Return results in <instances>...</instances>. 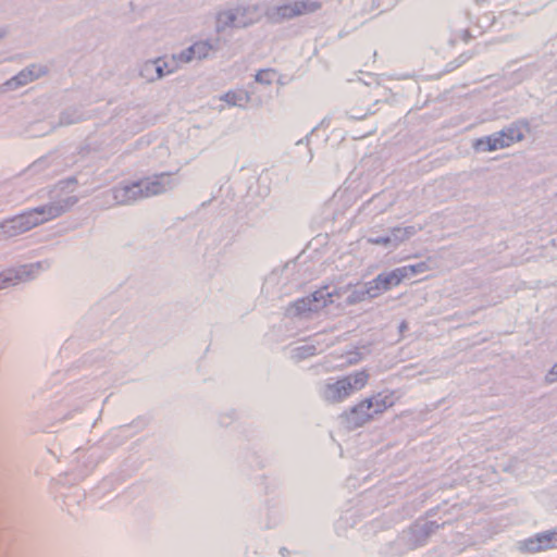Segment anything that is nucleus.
I'll use <instances>...</instances> for the list:
<instances>
[{
  "mask_svg": "<svg viewBox=\"0 0 557 557\" xmlns=\"http://www.w3.org/2000/svg\"><path fill=\"white\" fill-rule=\"evenodd\" d=\"M260 17L256 7L238 5L233 9L224 10L218 14V28L226 27H247L256 23Z\"/></svg>",
  "mask_w": 557,
  "mask_h": 557,
  "instance_id": "nucleus-4",
  "label": "nucleus"
},
{
  "mask_svg": "<svg viewBox=\"0 0 557 557\" xmlns=\"http://www.w3.org/2000/svg\"><path fill=\"white\" fill-rule=\"evenodd\" d=\"M381 282H379V277L376 276L372 281L368 282L363 288L368 298H374L384 293V289L381 286Z\"/></svg>",
  "mask_w": 557,
  "mask_h": 557,
  "instance_id": "nucleus-13",
  "label": "nucleus"
},
{
  "mask_svg": "<svg viewBox=\"0 0 557 557\" xmlns=\"http://www.w3.org/2000/svg\"><path fill=\"white\" fill-rule=\"evenodd\" d=\"M369 381V373L366 370L357 371L346 375L325 387L324 398L329 403H341L361 391Z\"/></svg>",
  "mask_w": 557,
  "mask_h": 557,
  "instance_id": "nucleus-3",
  "label": "nucleus"
},
{
  "mask_svg": "<svg viewBox=\"0 0 557 557\" xmlns=\"http://www.w3.org/2000/svg\"><path fill=\"white\" fill-rule=\"evenodd\" d=\"M418 267L409 265L395 269L388 273H382L377 275V277L384 292H387L391 288L398 286L405 278L418 273Z\"/></svg>",
  "mask_w": 557,
  "mask_h": 557,
  "instance_id": "nucleus-9",
  "label": "nucleus"
},
{
  "mask_svg": "<svg viewBox=\"0 0 557 557\" xmlns=\"http://www.w3.org/2000/svg\"><path fill=\"white\" fill-rule=\"evenodd\" d=\"M373 405L372 398H366L351 408L350 412L352 414H362L356 420V423H363L372 418V413L370 411L373 408Z\"/></svg>",
  "mask_w": 557,
  "mask_h": 557,
  "instance_id": "nucleus-11",
  "label": "nucleus"
},
{
  "mask_svg": "<svg viewBox=\"0 0 557 557\" xmlns=\"http://www.w3.org/2000/svg\"><path fill=\"white\" fill-rule=\"evenodd\" d=\"M332 296L327 287H322L311 295L296 300L287 308V312L290 315H301L319 311L333 302Z\"/></svg>",
  "mask_w": 557,
  "mask_h": 557,
  "instance_id": "nucleus-6",
  "label": "nucleus"
},
{
  "mask_svg": "<svg viewBox=\"0 0 557 557\" xmlns=\"http://www.w3.org/2000/svg\"><path fill=\"white\" fill-rule=\"evenodd\" d=\"M322 7L320 1L315 0H294L275 8L273 18L290 20L300 15L310 14Z\"/></svg>",
  "mask_w": 557,
  "mask_h": 557,
  "instance_id": "nucleus-7",
  "label": "nucleus"
},
{
  "mask_svg": "<svg viewBox=\"0 0 557 557\" xmlns=\"http://www.w3.org/2000/svg\"><path fill=\"white\" fill-rule=\"evenodd\" d=\"M165 174L156 176L154 178H146L139 182L125 185L114 189V198L119 203H127L140 198L159 195L166 189L164 183Z\"/></svg>",
  "mask_w": 557,
  "mask_h": 557,
  "instance_id": "nucleus-2",
  "label": "nucleus"
},
{
  "mask_svg": "<svg viewBox=\"0 0 557 557\" xmlns=\"http://www.w3.org/2000/svg\"><path fill=\"white\" fill-rule=\"evenodd\" d=\"M556 380H557V362L553 366V368L550 369V371L548 372V374L546 376V381L548 383H552Z\"/></svg>",
  "mask_w": 557,
  "mask_h": 557,
  "instance_id": "nucleus-17",
  "label": "nucleus"
},
{
  "mask_svg": "<svg viewBox=\"0 0 557 557\" xmlns=\"http://www.w3.org/2000/svg\"><path fill=\"white\" fill-rule=\"evenodd\" d=\"M38 76H39V73L35 74L34 70L29 69L27 71L21 72L16 76V81L18 82V84H26V83L32 82L33 79L37 78Z\"/></svg>",
  "mask_w": 557,
  "mask_h": 557,
  "instance_id": "nucleus-15",
  "label": "nucleus"
},
{
  "mask_svg": "<svg viewBox=\"0 0 557 557\" xmlns=\"http://www.w3.org/2000/svg\"><path fill=\"white\" fill-rule=\"evenodd\" d=\"M368 242L372 245H388L391 243L389 237H376V238H369Z\"/></svg>",
  "mask_w": 557,
  "mask_h": 557,
  "instance_id": "nucleus-16",
  "label": "nucleus"
},
{
  "mask_svg": "<svg viewBox=\"0 0 557 557\" xmlns=\"http://www.w3.org/2000/svg\"><path fill=\"white\" fill-rule=\"evenodd\" d=\"M552 535L555 537L554 544L556 545V548H557V532L552 531Z\"/></svg>",
  "mask_w": 557,
  "mask_h": 557,
  "instance_id": "nucleus-19",
  "label": "nucleus"
},
{
  "mask_svg": "<svg viewBox=\"0 0 557 557\" xmlns=\"http://www.w3.org/2000/svg\"><path fill=\"white\" fill-rule=\"evenodd\" d=\"M157 71H158L160 77L163 76L164 74H169V73L172 72L171 69H165L164 70L159 63L157 65Z\"/></svg>",
  "mask_w": 557,
  "mask_h": 557,
  "instance_id": "nucleus-18",
  "label": "nucleus"
},
{
  "mask_svg": "<svg viewBox=\"0 0 557 557\" xmlns=\"http://www.w3.org/2000/svg\"><path fill=\"white\" fill-rule=\"evenodd\" d=\"M222 100L228 106H243L248 102L249 96L248 92L243 89L230 90L222 97Z\"/></svg>",
  "mask_w": 557,
  "mask_h": 557,
  "instance_id": "nucleus-12",
  "label": "nucleus"
},
{
  "mask_svg": "<svg viewBox=\"0 0 557 557\" xmlns=\"http://www.w3.org/2000/svg\"><path fill=\"white\" fill-rule=\"evenodd\" d=\"M523 135L517 127H508L493 135L479 138L473 147L478 151L491 152L510 147L515 143L522 140Z\"/></svg>",
  "mask_w": 557,
  "mask_h": 557,
  "instance_id": "nucleus-5",
  "label": "nucleus"
},
{
  "mask_svg": "<svg viewBox=\"0 0 557 557\" xmlns=\"http://www.w3.org/2000/svg\"><path fill=\"white\" fill-rule=\"evenodd\" d=\"M61 214L62 209L60 207L49 205L18 214L2 223L0 227L3 234L14 236L51 221Z\"/></svg>",
  "mask_w": 557,
  "mask_h": 557,
  "instance_id": "nucleus-1",
  "label": "nucleus"
},
{
  "mask_svg": "<svg viewBox=\"0 0 557 557\" xmlns=\"http://www.w3.org/2000/svg\"><path fill=\"white\" fill-rule=\"evenodd\" d=\"M368 298L367 294L364 293V288H355L351 294L347 298V302L349 305H355L357 302H361Z\"/></svg>",
  "mask_w": 557,
  "mask_h": 557,
  "instance_id": "nucleus-14",
  "label": "nucleus"
},
{
  "mask_svg": "<svg viewBox=\"0 0 557 557\" xmlns=\"http://www.w3.org/2000/svg\"><path fill=\"white\" fill-rule=\"evenodd\" d=\"M555 537L552 535V531L541 532L520 541L518 543V549L523 554H536L549 549H556L554 544Z\"/></svg>",
  "mask_w": 557,
  "mask_h": 557,
  "instance_id": "nucleus-8",
  "label": "nucleus"
},
{
  "mask_svg": "<svg viewBox=\"0 0 557 557\" xmlns=\"http://www.w3.org/2000/svg\"><path fill=\"white\" fill-rule=\"evenodd\" d=\"M213 51L212 46L207 41L195 42L186 52L180 54V60L189 62L208 58Z\"/></svg>",
  "mask_w": 557,
  "mask_h": 557,
  "instance_id": "nucleus-10",
  "label": "nucleus"
}]
</instances>
